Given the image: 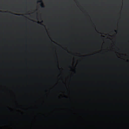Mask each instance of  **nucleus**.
Returning <instances> with one entry per match:
<instances>
[{
  "label": "nucleus",
  "instance_id": "1",
  "mask_svg": "<svg viewBox=\"0 0 129 129\" xmlns=\"http://www.w3.org/2000/svg\"><path fill=\"white\" fill-rule=\"evenodd\" d=\"M38 3H41V4L40 5V6L42 8H44V6L43 4V3H42V0H40L37 2Z\"/></svg>",
  "mask_w": 129,
  "mask_h": 129
},
{
  "label": "nucleus",
  "instance_id": "2",
  "mask_svg": "<svg viewBox=\"0 0 129 129\" xmlns=\"http://www.w3.org/2000/svg\"><path fill=\"white\" fill-rule=\"evenodd\" d=\"M115 32H117V31L115 30Z\"/></svg>",
  "mask_w": 129,
  "mask_h": 129
},
{
  "label": "nucleus",
  "instance_id": "3",
  "mask_svg": "<svg viewBox=\"0 0 129 129\" xmlns=\"http://www.w3.org/2000/svg\"><path fill=\"white\" fill-rule=\"evenodd\" d=\"M15 15H17L16 14H15Z\"/></svg>",
  "mask_w": 129,
  "mask_h": 129
},
{
  "label": "nucleus",
  "instance_id": "4",
  "mask_svg": "<svg viewBox=\"0 0 129 129\" xmlns=\"http://www.w3.org/2000/svg\"><path fill=\"white\" fill-rule=\"evenodd\" d=\"M10 13H11V14H12V13H10Z\"/></svg>",
  "mask_w": 129,
  "mask_h": 129
},
{
  "label": "nucleus",
  "instance_id": "5",
  "mask_svg": "<svg viewBox=\"0 0 129 129\" xmlns=\"http://www.w3.org/2000/svg\"><path fill=\"white\" fill-rule=\"evenodd\" d=\"M0 12H1V11H0Z\"/></svg>",
  "mask_w": 129,
  "mask_h": 129
}]
</instances>
